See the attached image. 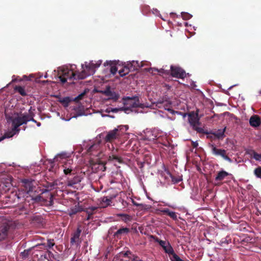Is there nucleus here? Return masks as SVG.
Masks as SVG:
<instances>
[{
    "label": "nucleus",
    "instance_id": "6e6552de",
    "mask_svg": "<svg viewBox=\"0 0 261 261\" xmlns=\"http://www.w3.org/2000/svg\"><path fill=\"white\" fill-rule=\"evenodd\" d=\"M212 149V152L216 156H220L224 160L229 163L232 162V160L227 155L226 150L222 149L217 148L214 144H210Z\"/></svg>",
    "mask_w": 261,
    "mask_h": 261
},
{
    "label": "nucleus",
    "instance_id": "49530a36",
    "mask_svg": "<svg viewBox=\"0 0 261 261\" xmlns=\"http://www.w3.org/2000/svg\"><path fill=\"white\" fill-rule=\"evenodd\" d=\"M168 112H169L170 113H171V114H181L182 113L180 112H178V111H174L170 108H168V109H166Z\"/></svg>",
    "mask_w": 261,
    "mask_h": 261
},
{
    "label": "nucleus",
    "instance_id": "680f3d73",
    "mask_svg": "<svg viewBox=\"0 0 261 261\" xmlns=\"http://www.w3.org/2000/svg\"><path fill=\"white\" fill-rule=\"evenodd\" d=\"M259 93L261 94V90L259 91Z\"/></svg>",
    "mask_w": 261,
    "mask_h": 261
},
{
    "label": "nucleus",
    "instance_id": "a878e982",
    "mask_svg": "<svg viewBox=\"0 0 261 261\" xmlns=\"http://www.w3.org/2000/svg\"><path fill=\"white\" fill-rule=\"evenodd\" d=\"M15 134V133L11 130L5 133L2 137H0V142L6 138H10L12 137Z\"/></svg>",
    "mask_w": 261,
    "mask_h": 261
},
{
    "label": "nucleus",
    "instance_id": "e433bc0d",
    "mask_svg": "<svg viewBox=\"0 0 261 261\" xmlns=\"http://www.w3.org/2000/svg\"><path fill=\"white\" fill-rule=\"evenodd\" d=\"M119 111H122V108H109L106 110V112L108 113H110V112L117 113Z\"/></svg>",
    "mask_w": 261,
    "mask_h": 261
},
{
    "label": "nucleus",
    "instance_id": "a18cd8bd",
    "mask_svg": "<svg viewBox=\"0 0 261 261\" xmlns=\"http://www.w3.org/2000/svg\"><path fill=\"white\" fill-rule=\"evenodd\" d=\"M122 111H124L126 113H128L129 112H132V110L130 107H129L127 106H126V107H122Z\"/></svg>",
    "mask_w": 261,
    "mask_h": 261
},
{
    "label": "nucleus",
    "instance_id": "4c0bfd02",
    "mask_svg": "<svg viewBox=\"0 0 261 261\" xmlns=\"http://www.w3.org/2000/svg\"><path fill=\"white\" fill-rule=\"evenodd\" d=\"M71 101V100L69 97H66L62 98L60 102L63 104H65L66 105H68L69 103Z\"/></svg>",
    "mask_w": 261,
    "mask_h": 261
},
{
    "label": "nucleus",
    "instance_id": "f03ea898",
    "mask_svg": "<svg viewBox=\"0 0 261 261\" xmlns=\"http://www.w3.org/2000/svg\"><path fill=\"white\" fill-rule=\"evenodd\" d=\"M58 74L62 85L66 83L68 80L70 82L76 79V73L67 67H59L58 70Z\"/></svg>",
    "mask_w": 261,
    "mask_h": 261
},
{
    "label": "nucleus",
    "instance_id": "f8f14e48",
    "mask_svg": "<svg viewBox=\"0 0 261 261\" xmlns=\"http://www.w3.org/2000/svg\"><path fill=\"white\" fill-rule=\"evenodd\" d=\"M12 120L19 124L20 125L23 124H27L29 122L27 117V113L20 114V116L13 118Z\"/></svg>",
    "mask_w": 261,
    "mask_h": 261
},
{
    "label": "nucleus",
    "instance_id": "8fccbe9b",
    "mask_svg": "<svg viewBox=\"0 0 261 261\" xmlns=\"http://www.w3.org/2000/svg\"><path fill=\"white\" fill-rule=\"evenodd\" d=\"M128 255H132V252L129 250H128V251H126L124 253L123 256H124V257H128Z\"/></svg>",
    "mask_w": 261,
    "mask_h": 261
},
{
    "label": "nucleus",
    "instance_id": "864d4df0",
    "mask_svg": "<svg viewBox=\"0 0 261 261\" xmlns=\"http://www.w3.org/2000/svg\"><path fill=\"white\" fill-rule=\"evenodd\" d=\"M163 103V101H158L157 102V103H156V106H158V107L160 108L161 107V105H162Z\"/></svg>",
    "mask_w": 261,
    "mask_h": 261
},
{
    "label": "nucleus",
    "instance_id": "4468645a",
    "mask_svg": "<svg viewBox=\"0 0 261 261\" xmlns=\"http://www.w3.org/2000/svg\"><path fill=\"white\" fill-rule=\"evenodd\" d=\"M250 125L254 127H258L260 125L261 121L258 115H254L249 119Z\"/></svg>",
    "mask_w": 261,
    "mask_h": 261
},
{
    "label": "nucleus",
    "instance_id": "39448f33",
    "mask_svg": "<svg viewBox=\"0 0 261 261\" xmlns=\"http://www.w3.org/2000/svg\"><path fill=\"white\" fill-rule=\"evenodd\" d=\"M124 105L132 108H143L144 105L141 103L139 100L138 96L135 95L132 97H126L123 98Z\"/></svg>",
    "mask_w": 261,
    "mask_h": 261
},
{
    "label": "nucleus",
    "instance_id": "4be33fe9",
    "mask_svg": "<svg viewBox=\"0 0 261 261\" xmlns=\"http://www.w3.org/2000/svg\"><path fill=\"white\" fill-rule=\"evenodd\" d=\"M63 169H69V168H75V166L73 165V161L72 159L66 160L63 163V165H62Z\"/></svg>",
    "mask_w": 261,
    "mask_h": 261
},
{
    "label": "nucleus",
    "instance_id": "9d476101",
    "mask_svg": "<svg viewBox=\"0 0 261 261\" xmlns=\"http://www.w3.org/2000/svg\"><path fill=\"white\" fill-rule=\"evenodd\" d=\"M10 226L7 223H4L0 227V241L5 239L8 236Z\"/></svg>",
    "mask_w": 261,
    "mask_h": 261
},
{
    "label": "nucleus",
    "instance_id": "09e8293b",
    "mask_svg": "<svg viewBox=\"0 0 261 261\" xmlns=\"http://www.w3.org/2000/svg\"><path fill=\"white\" fill-rule=\"evenodd\" d=\"M55 244L52 242V241L51 240H48L47 241V247L49 248H52L54 246Z\"/></svg>",
    "mask_w": 261,
    "mask_h": 261
},
{
    "label": "nucleus",
    "instance_id": "c9c22d12",
    "mask_svg": "<svg viewBox=\"0 0 261 261\" xmlns=\"http://www.w3.org/2000/svg\"><path fill=\"white\" fill-rule=\"evenodd\" d=\"M120 216L123 218V220L125 222L130 221L132 220L131 216L128 215L122 214Z\"/></svg>",
    "mask_w": 261,
    "mask_h": 261
},
{
    "label": "nucleus",
    "instance_id": "7ed1b4c3",
    "mask_svg": "<svg viewBox=\"0 0 261 261\" xmlns=\"http://www.w3.org/2000/svg\"><path fill=\"white\" fill-rule=\"evenodd\" d=\"M198 113L199 110L197 109L196 112L192 111L188 114L189 117V123L192 127L193 129L196 130L197 133L208 134V133L207 132L204 131L202 127H198V125L200 124Z\"/></svg>",
    "mask_w": 261,
    "mask_h": 261
},
{
    "label": "nucleus",
    "instance_id": "f3484780",
    "mask_svg": "<svg viewBox=\"0 0 261 261\" xmlns=\"http://www.w3.org/2000/svg\"><path fill=\"white\" fill-rule=\"evenodd\" d=\"M229 175H230V174L224 170H221L218 172L217 176L215 177V180L216 181H221Z\"/></svg>",
    "mask_w": 261,
    "mask_h": 261
},
{
    "label": "nucleus",
    "instance_id": "603ef678",
    "mask_svg": "<svg viewBox=\"0 0 261 261\" xmlns=\"http://www.w3.org/2000/svg\"><path fill=\"white\" fill-rule=\"evenodd\" d=\"M101 64V61L99 60L96 63H95V65L96 66V68H98L100 66Z\"/></svg>",
    "mask_w": 261,
    "mask_h": 261
},
{
    "label": "nucleus",
    "instance_id": "aec40b11",
    "mask_svg": "<svg viewBox=\"0 0 261 261\" xmlns=\"http://www.w3.org/2000/svg\"><path fill=\"white\" fill-rule=\"evenodd\" d=\"M82 68L83 69V70L82 72L76 73V77L77 76V79H84L87 76L91 74L90 72H87L86 71L85 67L84 66V65H82Z\"/></svg>",
    "mask_w": 261,
    "mask_h": 261
},
{
    "label": "nucleus",
    "instance_id": "412c9836",
    "mask_svg": "<svg viewBox=\"0 0 261 261\" xmlns=\"http://www.w3.org/2000/svg\"><path fill=\"white\" fill-rule=\"evenodd\" d=\"M161 212L164 214L168 215L173 220H176L177 219V215L174 212H172L169 210L168 208H164L161 211Z\"/></svg>",
    "mask_w": 261,
    "mask_h": 261
},
{
    "label": "nucleus",
    "instance_id": "ddd939ff",
    "mask_svg": "<svg viewBox=\"0 0 261 261\" xmlns=\"http://www.w3.org/2000/svg\"><path fill=\"white\" fill-rule=\"evenodd\" d=\"M105 95L109 97V99H111L114 100V101H117L119 96L118 94L115 93L114 91H111L110 87H108L103 92Z\"/></svg>",
    "mask_w": 261,
    "mask_h": 261
},
{
    "label": "nucleus",
    "instance_id": "c756f323",
    "mask_svg": "<svg viewBox=\"0 0 261 261\" xmlns=\"http://www.w3.org/2000/svg\"><path fill=\"white\" fill-rule=\"evenodd\" d=\"M170 176L171 178L172 181L174 184L178 183L182 180V178L180 176L175 177L171 174H170Z\"/></svg>",
    "mask_w": 261,
    "mask_h": 261
},
{
    "label": "nucleus",
    "instance_id": "ea45409f",
    "mask_svg": "<svg viewBox=\"0 0 261 261\" xmlns=\"http://www.w3.org/2000/svg\"><path fill=\"white\" fill-rule=\"evenodd\" d=\"M253 157L255 160L259 161L261 159V154H258L256 152L253 151Z\"/></svg>",
    "mask_w": 261,
    "mask_h": 261
},
{
    "label": "nucleus",
    "instance_id": "bb28decb",
    "mask_svg": "<svg viewBox=\"0 0 261 261\" xmlns=\"http://www.w3.org/2000/svg\"><path fill=\"white\" fill-rule=\"evenodd\" d=\"M150 70H152V72H153L154 71H157L160 74H165L168 75L170 74V70H165L163 68H161L159 70L156 68H150L149 71H150Z\"/></svg>",
    "mask_w": 261,
    "mask_h": 261
},
{
    "label": "nucleus",
    "instance_id": "cd10ccee",
    "mask_svg": "<svg viewBox=\"0 0 261 261\" xmlns=\"http://www.w3.org/2000/svg\"><path fill=\"white\" fill-rule=\"evenodd\" d=\"M12 125L13 126V128L11 131H13V132H18L20 130V129L18 127L20 126L19 124L17 123L15 121L12 120Z\"/></svg>",
    "mask_w": 261,
    "mask_h": 261
},
{
    "label": "nucleus",
    "instance_id": "0eeeda50",
    "mask_svg": "<svg viewBox=\"0 0 261 261\" xmlns=\"http://www.w3.org/2000/svg\"><path fill=\"white\" fill-rule=\"evenodd\" d=\"M170 74L172 77L184 79L186 76L185 71L179 66L171 65L170 66Z\"/></svg>",
    "mask_w": 261,
    "mask_h": 261
},
{
    "label": "nucleus",
    "instance_id": "58836bf2",
    "mask_svg": "<svg viewBox=\"0 0 261 261\" xmlns=\"http://www.w3.org/2000/svg\"><path fill=\"white\" fill-rule=\"evenodd\" d=\"M98 147V145L93 144L89 146L87 149V152L88 153H91L94 150L96 149Z\"/></svg>",
    "mask_w": 261,
    "mask_h": 261
},
{
    "label": "nucleus",
    "instance_id": "2f4dec72",
    "mask_svg": "<svg viewBox=\"0 0 261 261\" xmlns=\"http://www.w3.org/2000/svg\"><path fill=\"white\" fill-rule=\"evenodd\" d=\"M231 242V239L229 238V237H226L225 238H223L221 239L220 242V244L221 246H223V244H228Z\"/></svg>",
    "mask_w": 261,
    "mask_h": 261
},
{
    "label": "nucleus",
    "instance_id": "6e6d98bb",
    "mask_svg": "<svg viewBox=\"0 0 261 261\" xmlns=\"http://www.w3.org/2000/svg\"><path fill=\"white\" fill-rule=\"evenodd\" d=\"M211 134H208L207 135V138H208V139H213V136L212 135H210Z\"/></svg>",
    "mask_w": 261,
    "mask_h": 261
},
{
    "label": "nucleus",
    "instance_id": "7c9ffc66",
    "mask_svg": "<svg viewBox=\"0 0 261 261\" xmlns=\"http://www.w3.org/2000/svg\"><path fill=\"white\" fill-rule=\"evenodd\" d=\"M96 210V208L95 207H92V208H89L87 210V218L86 219L87 220H90V219H91L92 218V216L93 215V211L95 210Z\"/></svg>",
    "mask_w": 261,
    "mask_h": 261
},
{
    "label": "nucleus",
    "instance_id": "393cba45",
    "mask_svg": "<svg viewBox=\"0 0 261 261\" xmlns=\"http://www.w3.org/2000/svg\"><path fill=\"white\" fill-rule=\"evenodd\" d=\"M81 181L80 177L78 176H75L73 179L68 180V186L73 187L74 185Z\"/></svg>",
    "mask_w": 261,
    "mask_h": 261
},
{
    "label": "nucleus",
    "instance_id": "a19ab883",
    "mask_svg": "<svg viewBox=\"0 0 261 261\" xmlns=\"http://www.w3.org/2000/svg\"><path fill=\"white\" fill-rule=\"evenodd\" d=\"M111 191L113 192L109 194L107 196L110 198L111 200H112V199L115 198L117 196V192H114L113 190H111Z\"/></svg>",
    "mask_w": 261,
    "mask_h": 261
},
{
    "label": "nucleus",
    "instance_id": "2eb2a0df",
    "mask_svg": "<svg viewBox=\"0 0 261 261\" xmlns=\"http://www.w3.org/2000/svg\"><path fill=\"white\" fill-rule=\"evenodd\" d=\"M226 130V127H225L223 129H218L217 131L213 132H208V134H212V135L214 136L216 138L220 139H223L225 137L224 133Z\"/></svg>",
    "mask_w": 261,
    "mask_h": 261
},
{
    "label": "nucleus",
    "instance_id": "20e7f679",
    "mask_svg": "<svg viewBox=\"0 0 261 261\" xmlns=\"http://www.w3.org/2000/svg\"><path fill=\"white\" fill-rule=\"evenodd\" d=\"M128 128L127 125H120L117 128L108 132L105 138V141L107 142H112L115 140L120 137L122 134Z\"/></svg>",
    "mask_w": 261,
    "mask_h": 261
},
{
    "label": "nucleus",
    "instance_id": "5701e85b",
    "mask_svg": "<svg viewBox=\"0 0 261 261\" xmlns=\"http://www.w3.org/2000/svg\"><path fill=\"white\" fill-rule=\"evenodd\" d=\"M14 89L16 92L19 93V94L22 96H25L27 95L25 89L23 87L20 86H16L14 88Z\"/></svg>",
    "mask_w": 261,
    "mask_h": 261
},
{
    "label": "nucleus",
    "instance_id": "1a4fd4ad",
    "mask_svg": "<svg viewBox=\"0 0 261 261\" xmlns=\"http://www.w3.org/2000/svg\"><path fill=\"white\" fill-rule=\"evenodd\" d=\"M154 240L155 241L158 243L159 245L163 248L165 253H167L169 255H171L172 256L175 254L173 248L169 242L161 240L157 237H156Z\"/></svg>",
    "mask_w": 261,
    "mask_h": 261
},
{
    "label": "nucleus",
    "instance_id": "c85d7f7f",
    "mask_svg": "<svg viewBox=\"0 0 261 261\" xmlns=\"http://www.w3.org/2000/svg\"><path fill=\"white\" fill-rule=\"evenodd\" d=\"M109 160L116 161L118 163H121L122 162L121 158L114 154H112L109 156Z\"/></svg>",
    "mask_w": 261,
    "mask_h": 261
},
{
    "label": "nucleus",
    "instance_id": "b1692460",
    "mask_svg": "<svg viewBox=\"0 0 261 261\" xmlns=\"http://www.w3.org/2000/svg\"><path fill=\"white\" fill-rule=\"evenodd\" d=\"M111 200L108 196H105L101 198L100 204L101 206L105 207L110 205Z\"/></svg>",
    "mask_w": 261,
    "mask_h": 261
},
{
    "label": "nucleus",
    "instance_id": "f704fd0d",
    "mask_svg": "<svg viewBox=\"0 0 261 261\" xmlns=\"http://www.w3.org/2000/svg\"><path fill=\"white\" fill-rule=\"evenodd\" d=\"M74 169H72V168L63 169V172L65 175H72V174H74V173H73V172L74 171Z\"/></svg>",
    "mask_w": 261,
    "mask_h": 261
},
{
    "label": "nucleus",
    "instance_id": "423d86ee",
    "mask_svg": "<svg viewBox=\"0 0 261 261\" xmlns=\"http://www.w3.org/2000/svg\"><path fill=\"white\" fill-rule=\"evenodd\" d=\"M138 67H139L138 61H133L131 62H128L121 69H120L119 73L122 77L127 74L130 71L138 70Z\"/></svg>",
    "mask_w": 261,
    "mask_h": 261
},
{
    "label": "nucleus",
    "instance_id": "473e14b6",
    "mask_svg": "<svg viewBox=\"0 0 261 261\" xmlns=\"http://www.w3.org/2000/svg\"><path fill=\"white\" fill-rule=\"evenodd\" d=\"M181 17L184 20H189L192 17V15L187 12H182L181 13Z\"/></svg>",
    "mask_w": 261,
    "mask_h": 261
},
{
    "label": "nucleus",
    "instance_id": "9b49d317",
    "mask_svg": "<svg viewBox=\"0 0 261 261\" xmlns=\"http://www.w3.org/2000/svg\"><path fill=\"white\" fill-rule=\"evenodd\" d=\"M57 186V184L55 182H46L45 184L43 185V186L46 188L45 190L47 192V194L49 196V202L52 203L53 202V195L51 193L49 192V191H50L54 189L55 186Z\"/></svg>",
    "mask_w": 261,
    "mask_h": 261
},
{
    "label": "nucleus",
    "instance_id": "79ce46f5",
    "mask_svg": "<svg viewBox=\"0 0 261 261\" xmlns=\"http://www.w3.org/2000/svg\"><path fill=\"white\" fill-rule=\"evenodd\" d=\"M85 95V93H82L80 94H79L77 96L74 98V101L76 102H77L79 101V100H81L83 97H84Z\"/></svg>",
    "mask_w": 261,
    "mask_h": 261
},
{
    "label": "nucleus",
    "instance_id": "052dcab7",
    "mask_svg": "<svg viewBox=\"0 0 261 261\" xmlns=\"http://www.w3.org/2000/svg\"><path fill=\"white\" fill-rule=\"evenodd\" d=\"M49 253L53 255V253L50 251H49Z\"/></svg>",
    "mask_w": 261,
    "mask_h": 261
},
{
    "label": "nucleus",
    "instance_id": "6ab92c4d",
    "mask_svg": "<svg viewBox=\"0 0 261 261\" xmlns=\"http://www.w3.org/2000/svg\"><path fill=\"white\" fill-rule=\"evenodd\" d=\"M129 230L128 228H121L118 229L116 232L114 233V236L117 238L120 239L121 237V235L124 233H127L129 232Z\"/></svg>",
    "mask_w": 261,
    "mask_h": 261
},
{
    "label": "nucleus",
    "instance_id": "3c124183",
    "mask_svg": "<svg viewBox=\"0 0 261 261\" xmlns=\"http://www.w3.org/2000/svg\"><path fill=\"white\" fill-rule=\"evenodd\" d=\"M192 147L193 148H197V146H198V143H197V142H194V141H192Z\"/></svg>",
    "mask_w": 261,
    "mask_h": 261
},
{
    "label": "nucleus",
    "instance_id": "72a5a7b5",
    "mask_svg": "<svg viewBox=\"0 0 261 261\" xmlns=\"http://www.w3.org/2000/svg\"><path fill=\"white\" fill-rule=\"evenodd\" d=\"M254 173L258 178H261V167H258L254 170Z\"/></svg>",
    "mask_w": 261,
    "mask_h": 261
},
{
    "label": "nucleus",
    "instance_id": "c03bdc74",
    "mask_svg": "<svg viewBox=\"0 0 261 261\" xmlns=\"http://www.w3.org/2000/svg\"><path fill=\"white\" fill-rule=\"evenodd\" d=\"M27 117L29 121L36 122V121L33 118V114L27 113Z\"/></svg>",
    "mask_w": 261,
    "mask_h": 261
},
{
    "label": "nucleus",
    "instance_id": "dca6fc26",
    "mask_svg": "<svg viewBox=\"0 0 261 261\" xmlns=\"http://www.w3.org/2000/svg\"><path fill=\"white\" fill-rule=\"evenodd\" d=\"M81 232V229L80 227H78L76 230L73 233L72 237L71 238L70 243L71 244L79 242Z\"/></svg>",
    "mask_w": 261,
    "mask_h": 261
},
{
    "label": "nucleus",
    "instance_id": "de8ad7c7",
    "mask_svg": "<svg viewBox=\"0 0 261 261\" xmlns=\"http://www.w3.org/2000/svg\"><path fill=\"white\" fill-rule=\"evenodd\" d=\"M132 203H133V205L137 206H140L141 208H144V205L143 204H140L136 202L135 200L132 199Z\"/></svg>",
    "mask_w": 261,
    "mask_h": 261
},
{
    "label": "nucleus",
    "instance_id": "4d7b16f0",
    "mask_svg": "<svg viewBox=\"0 0 261 261\" xmlns=\"http://www.w3.org/2000/svg\"><path fill=\"white\" fill-rule=\"evenodd\" d=\"M17 80L16 79H13L12 82H16Z\"/></svg>",
    "mask_w": 261,
    "mask_h": 261
},
{
    "label": "nucleus",
    "instance_id": "5fc2aeb1",
    "mask_svg": "<svg viewBox=\"0 0 261 261\" xmlns=\"http://www.w3.org/2000/svg\"><path fill=\"white\" fill-rule=\"evenodd\" d=\"M112 64V63L111 61H107L106 62H105L104 63V66H106V65H110V66H111Z\"/></svg>",
    "mask_w": 261,
    "mask_h": 261
},
{
    "label": "nucleus",
    "instance_id": "f257e3e1",
    "mask_svg": "<svg viewBox=\"0 0 261 261\" xmlns=\"http://www.w3.org/2000/svg\"><path fill=\"white\" fill-rule=\"evenodd\" d=\"M22 190L25 193L26 198H30L34 202L44 201L45 199L37 192L35 182L32 179H22L21 180Z\"/></svg>",
    "mask_w": 261,
    "mask_h": 261
},
{
    "label": "nucleus",
    "instance_id": "37998d69",
    "mask_svg": "<svg viewBox=\"0 0 261 261\" xmlns=\"http://www.w3.org/2000/svg\"><path fill=\"white\" fill-rule=\"evenodd\" d=\"M117 71V68L115 66H111L110 68V72L111 73L114 75L116 74Z\"/></svg>",
    "mask_w": 261,
    "mask_h": 261
},
{
    "label": "nucleus",
    "instance_id": "bf43d9fd",
    "mask_svg": "<svg viewBox=\"0 0 261 261\" xmlns=\"http://www.w3.org/2000/svg\"><path fill=\"white\" fill-rule=\"evenodd\" d=\"M38 218H40V217H39V216H38V217H37V216H36V217H35L34 218V219H38Z\"/></svg>",
    "mask_w": 261,
    "mask_h": 261
},
{
    "label": "nucleus",
    "instance_id": "a211bd4d",
    "mask_svg": "<svg viewBox=\"0 0 261 261\" xmlns=\"http://www.w3.org/2000/svg\"><path fill=\"white\" fill-rule=\"evenodd\" d=\"M84 65L85 67L86 70H87V72H90L91 74H93L95 72L96 68L95 63L93 62V61L89 63L85 62Z\"/></svg>",
    "mask_w": 261,
    "mask_h": 261
},
{
    "label": "nucleus",
    "instance_id": "13d9d810",
    "mask_svg": "<svg viewBox=\"0 0 261 261\" xmlns=\"http://www.w3.org/2000/svg\"><path fill=\"white\" fill-rule=\"evenodd\" d=\"M182 115L184 117H185L187 115V113H183Z\"/></svg>",
    "mask_w": 261,
    "mask_h": 261
}]
</instances>
